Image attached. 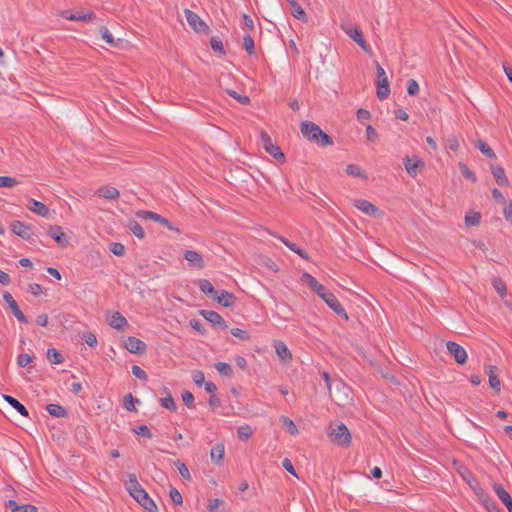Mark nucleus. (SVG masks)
<instances>
[{"label":"nucleus","instance_id":"nucleus-1","mask_svg":"<svg viewBox=\"0 0 512 512\" xmlns=\"http://www.w3.org/2000/svg\"><path fill=\"white\" fill-rule=\"evenodd\" d=\"M300 131L308 141L313 142L320 147H326L333 144L332 137L311 121H302L300 124Z\"/></svg>","mask_w":512,"mask_h":512},{"label":"nucleus","instance_id":"nucleus-2","mask_svg":"<svg viewBox=\"0 0 512 512\" xmlns=\"http://www.w3.org/2000/svg\"><path fill=\"white\" fill-rule=\"evenodd\" d=\"M328 435L331 441L341 447H348L351 443V434L343 423L331 424Z\"/></svg>","mask_w":512,"mask_h":512},{"label":"nucleus","instance_id":"nucleus-3","mask_svg":"<svg viewBox=\"0 0 512 512\" xmlns=\"http://www.w3.org/2000/svg\"><path fill=\"white\" fill-rule=\"evenodd\" d=\"M342 30L354 40L365 52L369 50V45L363 37V33L360 28L353 26L352 24L341 25Z\"/></svg>","mask_w":512,"mask_h":512},{"label":"nucleus","instance_id":"nucleus-4","mask_svg":"<svg viewBox=\"0 0 512 512\" xmlns=\"http://www.w3.org/2000/svg\"><path fill=\"white\" fill-rule=\"evenodd\" d=\"M11 231L17 236L21 237L24 240L33 243L35 241L33 237V233L31 232V226L27 225L21 221L14 220L10 223Z\"/></svg>","mask_w":512,"mask_h":512},{"label":"nucleus","instance_id":"nucleus-5","mask_svg":"<svg viewBox=\"0 0 512 512\" xmlns=\"http://www.w3.org/2000/svg\"><path fill=\"white\" fill-rule=\"evenodd\" d=\"M137 216L142 219L153 220V221L159 223L160 225L166 227L169 230L176 231L177 233H180V230L177 227H175L172 224V222H170L168 219L164 218L163 216H161L160 214H157L155 212L142 210V211L137 212Z\"/></svg>","mask_w":512,"mask_h":512},{"label":"nucleus","instance_id":"nucleus-6","mask_svg":"<svg viewBox=\"0 0 512 512\" xmlns=\"http://www.w3.org/2000/svg\"><path fill=\"white\" fill-rule=\"evenodd\" d=\"M184 14H185V18H186V21L188 22V24L196 32L200 33V32H206L209 30V27L207 26V24L198 16L197 13H195L189 9H185Z\"/></svg>","mask_w":512,"mask_h":512},{"label":"nucleus","instance_id":"nucleus-7","mask_svg":"<svg viewBox=\"0 0 512 512\" xmlns=\"http://www.w3.org/2000/svg\"><path fill=\"white\" fill-rule=\"evenodd\" d=\"M261 141H262V147L273 158L278 160L279 158L284 157V154L281 151L280 147L278 145L272 143L270 136L264 131L261 132Z\"/></svg>","mask_w":512,"mask_h":512},{"label":"nucleus","instance_id":"nucleus-8","mask_svg":"<svg viewBox=\"0 0 512 512\" xmlns=\"http://www.w3.org/2000/svg\"><path fill=\"white\" fill-rule=\"evenodd\" d=\"M61 17L70 21H81L85 23H91L96 19V14L93 11H78L75 13H71L69 11H62Z\"/></svg>","mask_w":512,"mask_h":512},{"label":"nucleus","instance_id":"nucleus-9","mask_svg":"<svg viewBox=\"0 0 512 512\" xmlns=\"http://www.w3.org/2000/svg\"><path fill=\"white\" fill-rule=\"evenodd\" d=\"M125 488L130 496L136 501L143 493L146 492L138 482L136 475L133 473L128 474V480L125 482Z\"/></svg>","mask_w":512,"mask_h":512},{"label":"nucleus","instance_id":"nucleus-10","mask_svg":"<svg viewBox=\"0 0 512 512\" xmlns=\"http://www.w3.org/2000/svg\"><path fill=\"white\" fill-rule=\"evenodd\" d=\"M322 299L337 315L348 320V314L333 293L328 292L327 294L322 295Z\"/></svg>","mask_w":512,"mask_h":512},{"label":"nucleus","instance_id":"nucleus-11","mask_svg":"<svg viewBox=\"0 0 512 512\" xmlns=\"http://www.w3.org/2000/svg\"><path fill=\"white\" fill-rule=\"evenodd\" d=\"M448 352L454 357L458 364H464L467 360L465 349L454 341H448L446 344Z\"/></svg>","mask_w":512,"mask_h":512},{"label":"nucleus","instance_id":"nucleus-12","mask_svg":"<svg viewBox=\"0 0 512 512\" xmlns=\"http://www.w3.org/2000/svg\"><path fill=\"white\" fill-rule=\"evenodd\" d=\"M3 300L7 303L8 307L10 308L13 315L16 317V319L21 323H27V317L24 315V313L19 309V306L13 296L9 292H4L3 294Z\"/></svg>","mask_w":512,"mask_h":512},{"label":"nucleus","instance_id":"nucleus-13","mask_svg":"<svg viewBox=\"0 0 512 512\" xmlns=\"http://www.w3.org/2000/svg\"><path fill=\"white\" fill-rule=\"evenodd\" d=\"M124 348L127 349L130 353L142 354L146 351V344L134 336H129L124 341Z\"/></svg>","mask_w":512,"mask_h":512},{"label":"nucleus","instance_id":"nucleus-14","mask_svg":"<svg viewBox=\"0 0 512 512\" xmlns=\"http://www.w3.org/2000/svg\"><path fill=\"white\" fill-rule=\"evenodd\" d=\"M183 257L191 267L202 269L205 266L202 256L194 250H186Z\"/></svg>","mask_w":512,"mask_h":512},{"label":"nucleus","instance_id":"nucleus-15","mask_svg":"<svg viewBox=\"0 0 512 512\" xmlns=\"http://www.w3.org/2000/svg\"><path fill=\"white\" fill-rule=\"evenodd\" d=\"M48 235L56 241L60 246L65 247L68 245L69 241L66 234L62 231V228L58 225L50 226L48 231Z\"/></svg>","mask_w":512,"mask_h":512},{"label":"nucleus","instance_id":"nucleus-16","mask_svg":"<svg viewBox=\"0 0 512 512\" xmlns=\"http://www.w3.org/2000/svg\"><path fill=\"white\" fill-rule=\"evenodd\" d=\"M95 195L106 200H116L119 198L120 192L113 186L103 185L95 191Z\"/></svg>","mask_w":512,"mask_h":512},{"label":"nucleus","instance_id":"nucleus-17","mask_svg":"<svg viewBox=\"0 0 512 512\" xmlns=\"http://www.w3.org/2000/svg\"><path fill=\"white\" fill-rule=\"evenodd\" d=\"M493 490L501 502L506 506L509 512H512V499L509 493L500 484H494Z\"/></svg>","mask_w":512,"mask_h":512},{"label":"nucleus","instance_id":"nucleus-18","mask_svg":"<svg viewBox=\"0 0 512 512\" xmlns=\"http://www.w3.org/2000/svg\"><path fill=\"white\" fill-rule=\"evenodd\" d=\"M214 300L217 301L218 304L224 307H232L236 303V297L233 293L222 290L220 294H216Z\"/></svg>","mask_w":512,"mask_h":512},{"label":"nucleus","instance_id":"nucleus-19","mask_svg":"<svg viewBox=\"0 0 512 512\" xmlns=\"http://www.w3.org/2000/svg\"><path fill=\"white\" fill-rule=\"evenodd\" d=\"M354 206L356 208H358L360 211H362L363 213L370 215V216H375L379 211L378 208L374 204H372L371 202H369L367 200H363V199L355 200Z\"/></svg>","mask_w":512,"mask_h":512},{"label":"nucleus","instance_id":"nucleus-20","mask_svg":"<svg viewBox=\"0 0 512 512\" xmlns=\"http://www.w3.org/2000/svg\"><path fill=\"white\" fill-rule=\"evenodd\" d=\"M108 322L112 328L119 331L123 330L125 327L129 325L127 319L120 312L112 313Z\"/></svg>","mask_w":512,"mask_h":512},{"label":"nucleus","instance_id":"nucleus-21","mask_svg":"<svg viewBox=\"0 0 512 512\" xmlns=\"http://www.w3.org/2000/svg\"><path fill=\"white\" fill-rule=\"evenodd\" d=\"M269 234L278 238L286 247H288L290 250L298 254L301 258L307 259L308 254L305 250L299 248L295 243L289 241L287 238L276 235L275 233L269 231Z\"/></svg>","mask_w":512,"mask_h":512},{"label":"nucleus","instance_id":"nucleus-22","mask_svg":"<svg viewBox=\"0 0 512 512\" xmlns=\"http://www.w3.org/2000/svg\"><path fill=\"white\" fill-rule=\"evenodd\" d=\"M274 348L276 354L282 361L290 362L292 360V354L284 342L276 341L274 344Z\"/></svg>","mask_w":512,"mask_h":512},{"label":"nucleus","instance_id":"nucleus-23","mask_svg":"<svg viewBox=\"0 0 512 512\" xmlns=\"http://www.w3.org/2000/svg\"><path fill=\"white\" fill-rule=\"evenodd\" d=\"M473 146L475 149H478L485 157L487 158H495L496 155L492 147L484 140L477 139L473 142Z\"/></svg>","mask_w":512,"mask_h":512},{"label":"nucleus","instance_id":"nucleus-24","mask_svg":"<svg viewBox=\"0 0 512 512\" xmlns=\"http://www.w3.org/2000/svg\"><path fill=\"white\" fill-rule=\"evenodd\" d=\"M290 12L291 14L298 20L302 22H307V14L304 9L298 4L297 0H289Z\"/></svg>","mask_w":512,"mask_h":512},{"label":"nucleus","instance_id":"nucleus-25","mask_svg":"<svg viewBox=\"0 0 512 512\" xmlns=\"http://www.w3.org/2000/svg\"><path fill=\"white\" fill-rule=\"evenodd\" d=\"M345 171H346L347 175H349L353 178H359L362 180L368 179L367 173L359 165H357L355 163L348 164Z\"/></svg>","mask_w":512,"mask_h":512},{"label":"nucleus","instance_id":"nucleus-26","mask_svg":"<svg viewBox=\"0 0 512 512\" xmlns=\"http://www.w3.org/2000/svg\"><path fill=\"white\" fill-rule=\"evenodd\" d=\"M137 503L148 512H156L158 510L157 505L147 492L143 493L139 499H137Z\"/></svg>","mask_w":512,"mask_h":512},{"label":"nucleus","instance_id":"nucleus-27","mask_svg":"<svg viewBox=\"0 0 512 512\" xmlns=\"http://www.w3.org/2000/svg\"><path fill=\"white\" fill-rule=\"evenodd\" d=\"M29 202L31 205L28 206V208L36 213L37 215H40L42 217H47L49 214V208L42 202L34 199H29Z\"/></svg>","mask_w":512,"mask_h":512},{"label":"nucleus","instance_id":"nucleus-28","mask_svg":"<svg viewBox=\"0 0 512 512\" xmlns=\"http://www.w3.org/2000/svg\"><path fill=\"white\" fill-rule=\"evenodd\" d=\"M496 372H497L496 366L490 365V366L486 367V373L489 376L490 387L496 391H500L501 384H500V380H499Z\"/></svg>","mask_w":512,"mask_h":512},{"label":"nucleus","instance_id":"nucleus-29","mask_svg":"<svg viewBox=\"0 0 512 512\" xmlns=\"http://www.w3.org/2000/svg\"><path fill=\"white\" fill-rule=\"evenodd\" d=\"M6 506L11 512H37V507L31 504L18 505L14 500H8Z\"/></svg>","mask_w":512,"mask_h":512},{"label":"nucleus","instance_id":"nucleus-30","mask_svg":"<svg viewBox=\"0 0 512 512\" xmlns=\"http://www.w3.org/2000/svg\"><path fill=\"white\" fill-rule=\"evenodd\" d=\"M201 314L212 325H214V326L221 325L223 327H226L225 321L219 313L212 311V310H208V311H202Z\"/></svg>","mask_w":512,"mask_h":512},{"label":"nucleus","instance_id":"nucleus-31","mask_svg":"<svg viewBox=\"0 0 512 512\" xmlns=\"http://www.w3.org/2000/svg\"><path fill=\"white\" fill-rule=\"evenodd\" d=\"M224 453V445L222 443L215 444L210 451L211 460L218 465L221 464L224 458Z\"/></svg>","mask_w":512,"mask_h":512},{"label":"nucleus","instance_id":"nucleus-32","mask_svg":"<svg viewBox=\"0 0 512 512\" xmlns=\"http://www.w3.org/2000/svg\"><path fill=\"white\" fill-rule=\"evenodd\" d=\"M491 171H492V174H493L498 185H500V186L508 185V183H509L508 178L506 177L505 171L501 166L493 165L491 167Z\"/></svg>","mask_w":512,"mask_h":512},{"label":"nucleus","instance_id":"nucleus-33","mask_svg":"<svg viewBox=\"0 0 512 512\" xmlns=\"http://www.w3.org/2000/svg\"><path fill=\"white\" fill-rule=\"evenodd\" d=\"M198 287L202 293L209 297H212L213 299L217 294V291L214 289L211 282L207 279H200L198 281Z\"/></svg>","mask_w":512,"mask_h":512},{"label":"nucleus","instance_id":"nucleus-34","mask_svg":"<svg viewBox=\"0 0 512 512\" xmlns=\"http://www.w3.org/2000/svg\"><path fill=\"white\" fill-rule=\"evenodd\" d=\"M4 400L9 403L15 410H17L22 416H28V410L20 403L16 398L10 395H3Z\"/></svg>","mask_w":512,"mask_h":512},{"label":"nucleus","instance_id":"nucleus-35","mask_svg":"<svg viewBox=\"0 0 512 512\" xmlns=\"http://www.w3.org/2000/svg\"><path fill=\"white\" fill-rule=\"evenodd\" d=\"M405 169L410 176L415 177L425 169V162H405Z\"/></svg>","mask_w":512,"mask_h":512},{"label":"nucleus","instance_id":"nucleus-36","mask_svg":"<svg viewBox=\"0 0 512 512\" xmlns=\"http://www.w3.org/2000/svg\"><path fill=\"white\" fill-rule=\"evenodd\" d=\"M46 410L50 415L58 418H63L67 415L65 408L59 404L50 403L46 406Z\"/></svg>","mask_w":512,"mask_h":512},{"label":"nucleus","instance_id":"nucleus-37","mask_svg":"<svg viewBox=\"0 0 512 512\" xmlns=\"http://www.w3.org/2000/svg\"><path fill=\"white\" fill-rule=\"evenodd\" d=\"M47 359L51 364H61L64 361V357L55 348L47 350Z\"/></svg>","mask_w":512,"mask_h":512},{"label":"nucleus","instance_id":"nucleus-38","mask_svg":"<svg viewBox=\"0 0 512 512\" xmlns=\"http://www.w3.org/2000/svg\"><path fill=\"white\" fill-rule=\"evenodd\" d=\"M159 402L163 408H166L167 410L172 411V412L176 411L177 407H176L175 401L170 393H167L166 397L160 398Z\"/></svg>","mask_w":512,"mask_h":512},{"label":"nucleus","instance_id":"nucleus-39","mask_svg":"<svg viewBox=\"0 0 512 512\" xmlns=\"http://www.w3.org/2000/svg\"><path fill=\"white\" fill-rule=\"evenodd\" d=\"M216 370L225 377H231L233 373L232 367L225 362H218L215 364Z\"/></svg>","mask_w":512,"mask_h":512},{"label":"nucleus","instance_id":"nucleus-40","mask_svg":"<svg viewBox=\"0 0 512 512\" xmlns=\"http://www.w3.org/2000/svg\"><path fill=\"white\" fill-rule=\"evenodd\" d=\"M243 47L248 55L255 54L254 40L249 34L243 36Z\"/></svg>","mask_w":512,"mask_h":512},{"label":"nucleus","instance_id":"nucleus-41","mask_svg":"<svg viewBox=\"0 0 512 512\" xmlns=\"http://www.w3.org/2000/svg\"><path fill=\"white\" fill-rule=\"evenodd\" d=\"M210 45L214 52L219 53L221 55H224L226 53L223 43L220 38L218 37H211L210 39Z\"/></svg>","mask_w":512,"mask_h":512},{"label":"nucleus","instance_id":"nucleus-42","mask_svg":"<svg viewBox=\"0 0 512 512\" xmlns=\"http://www.w3.org/2000/svg\"><path fill=\"white\" fill-rule=\"evenodd\" d=\"M445 148L450 151L457 152V150L460 148V143L456 136L450 135L445 140Z\"/></svg>","mask_w":512,"mask_h":512},{"label":"nucleus","instance_id":"nucleus-43","mask_svg":"<svg viewBox=\"0 0 512 512\" xmlns=\"http://www.w3.org/2000/svg\"><path fill=\"white\" fill-rule=\"evenodd\" d=\"M174 465L176 466V468L178 469L180 475L185 479V480H191V475H190V472H189V469L187 468V466L185 465V463H183L182 461L180 460H176L174 462Z\"/></svg>","mask_w":512,"mask_h":512},{"label":"nucleus","instance_id":"nucleus-44","mask_svg":"<svg viewBox=\"0 0 512 512\" xmlns=\"http://www.w3.org/2000/svg\"><path fill=\"white\" fill-rule=\"evenodd\" d=\"M129 229L139 239L144 238V236H145L144 230H143L142 226L138 222L132 221L129 224Z\"/></svg>","mask_w":512,"mask_h":512},{"label":"nucleus","instance_id":"nucleus-45","mask_svg":"<svg viewBox=\"0 0 512 512\" xmlns=\"http://www.w3.org/2000/svg\"><path fill=\"white\" fill-rule=\"evenodd\" d=\"M252 434L251 427L249 425H243L238 427L237 436L240 440H247Z\"/></svg>","mask_w":512,"mask_h":512},{"label":"nucleus","instance_id":"nucleus-46","mask_svg":"<svg viewBox=\"0 0 512 512\" xmlns=\"http://www.w3.org/2000/svg\"><path fill=\"white\" fill-rule=\"evenodd\" d=\"M100 33H101V37L102 39L109 45L111 46H115V41H114V37L113 35L110 33V31L108 30L107 27L105 26H102L100 28Z\"/></svg>","mask_w":512,"mask_h":512},{"label":"nucleus","instance_id":"nucleus-47","mask_svg":"<svg viewBox=\"0 0 512 512\" xmlns=\"http://www.w3.org/2000/svg\"><path fill=\"white\" fill-rule=\"evenodd\" d=\"M169 496L171 501L176 505H181L183 502V498L181 493L175 488L171 487L169 490Z\"/></svg>","mask_w":512,"mask_h":512},{"label":"nucleus","instance_id":"nucleus-48","mask_svg":"<svg viewBox=\"0 0 512 512\" xmlns=\"http://www.w3.org/2000/svg\"><path fill=\"white\" fill-rule=\"evenodd\" d=\"M376 94H377L378 99H380V100L386 99L390 94L389 85L377 84Z\"/></svg>","mask_w":512,"mask_h":512},{"label":"nucleus","instance_id":"nucleus-49","mask_svg":"<svg viewBox=\"0 0 512 512\" xmlns=\"http://www.w3.org/2000/svg\"><path fill=\"white\" fill-rule=\"evenodd\" d=\"M132 431L134 433H136L137 435H140V436H143V437H146L149 439L152 438V433L150 432V429L146 425H139L137 427H134L132 429Z\"/></svg>","mask_w":512,"mask_h":512},{"label":"nucleus","instance_id":"nucleus-50","mask_svg":"<svg viewBox=\"0 0 512 512\" xmlns=\"http://www.w3.org/2000/svg\"><path fill=\"white\" fill-rule=\"evenodd\" d=\"M407 93L410 96H415L419 93V84L414 79H409L407 82Z\"/></svg>","mask_w":512,"mask_h":512},{"label":"nucleus","instance_id":"nucleus-51","mask_svg":"<svg viewBox=\"0 0 512 512\" xmlns=\"http://www.w3.org/2000/svg\"><path fill=\"white\" fill-rule=\"evenodd\" d=\"M231 334L233 336H235L236 338L242 340V341H247L250 339V335L247 331L245 330H242L240 328H232L231 329Z\"/></svg>","mask_w":512,"mask_h":512},{"label":"nucleus","instance_id":"nucleus-52","mask_svg":"<svg viewBox=\"0 0 512 512\" xmlns=\"http://www.w3.org/2000/svg\"><path fill=\"white\" fill-rule=\"evenodd\" d=\"M123 406L126 410L130 412H135L136 408L134 405V398L131 393L127 394L123 399Z\"/></svg>","mask_w":512,"mask_h":512},{"label":"nucleus","instance_id":"nucleus-53","mask_svg":"<svg viewBox=\"0 0 512 512\" xmlns=\"http://www.w3.org/2000/svg\"><path fill=\"white\" fill-rule=\"evenodd\" d=\"M18 184V181L13 177L0 176V187L12 188Z\"/></svg>","mask_w":512,"mask_h":512},{"label":"nucleus","instance_id":"nucleus-54","mask_svg":"<svg viewBox=\"0 0 512 512\" xmlns=\"http://www.w3.org/2000/svg\"><path fill=\"white\" fill-rule=\"evenodd\" d=\"M493 287L501 297L506 295L507 288L505 283L501 279H495L493 281Z\"/></svg>","mask_w":512,"mask_h":512},{"label":"nucleus","instance_id":"nucleus-55","mask_svg":"<svg viewBox=\"0 0 512 512\" xmlns=\"http://www.w3.org/2000/svg\"><path fill=\"white\" fill-rule=\"evenodd\" d=\"M465 223L468 226H476L480 223V214L473 213L465 216Z\"/></svg>","mask_w":512,"mask_h":512},{"label":"nucleus","instance_id":"nucleus-56","mask_svg":"<svg viewBox=\"0 0 512 512\" xmlns=\"http://www.w3.org/2000/svg\"><path fill=\"white\" fill-rule=\"evenodd\" d=\"M109 249L116 256H123L125 253V247L121 243H111Z\"/></svg>","mask_w":512,"mask_h":512},{"label":"nucleus","instance_id":"nucleus-57","mask_svg":"<svg viewBox=\"0 0 512 512\" xmlns=\"http://www.w3.org/2000/svg\"><path fill=\"white\" fill-rule=\"evenodd\" d=\"M132 374L140 380L146 381L148 378L147 373L138 365L132 366Z\"/></svg>","mask_w":512,"mask_h":512},{"label":"nucleus","instance_id":"nucleus-58","mask_svg":"<svg viewBox=\"0 0 512 512\" xmlns=\"http://www.w3.org/2000/svg\"><path fill=\"white\" fill-rule=\"evenodd\" d=\"M460 170H461V173L462 175L466 178V179H469L470 181L472 182H475L476 181V176L475 174L469 170V168L463 164V163H460Z\"/></svg>","mask_w":512,"mask_h":512},{"label":"nucleus","instance_id":"nucleus-59","mask_svg":"<svg viewBox=\"0 0 512 512\" xmlns=\"http://www.w3.org/2000/svg\"><path fill=\"white\" fill-rule=\"evenodd\" d=\"M182 401L187 407H194V396L189 391H184L182 393Z\"/></svg>","mask_w":512,"mask_h":512},{"label":"nucleus","instance_id":"nucleus-60","mask_svg":"<svg viewBox=\"0 0 512 512\" xmlns=\"http://www.w3.org/2000/svg\"><path fill=\"white\" fill-rule=\"evenodd\" d=\"M32 361V357L29 354L23 353L17 357V364L20 367H26Z\"/></svg>","mask_w":512,"mask_h":512},{"label":"nucleus","instance_id":"nucleus-61","mask_svg":"<svg viewBox=\"0 0 512 512\" xmlns=\"http://www.w3.org/2000/svg\"><path fill=\"white\" fill-rule=\"evenodd\" d=\"M83 339H84L85 343H86L88 346H90V347H94V346H96V344H97V338H96V336H95L93 333H91V332H86V333H84V335H83Z\"/></svg>","mask_w":512,"mask_h":512},{"label":"nucleus","instance_id":"nucleus-62","mask_svg":"<svg viewBox=\"0 0 512 512\" xmlns=\"http://www.w3.org/2000/svg\"><path fill=\"white\" fill-rule=\"evenodd\" d=\"M193 381L196 385L200 386L205 383V376L202 371H194L192 375Z\"/></svg>","mask_w":512,"mask_h":512},{"label":"nucleus","instance_id":"nucleus-63","mask_svg":"<svg viewBox=\"0 0 512 512\" xmlns=\"http://www.w3.org/2000/svg\"><path fill=\"white\" fill-rule=\"evenodd\" d=\"M504 204H505L504 209H503L504 217L507 221H510L512 223V201L505 202Z\"/></svg>","mask_w":512,"mask_h":512},{"label":"nucleus","instance_id":"nucleus-64","mask_svg":"<svg viewBox=\"0 0 512 512\" xmlns=\"http://www.w3.org/2000/svg\"><path fill=\"white\" fill-rule=\"evenodd\" d=\"M302 280L306 282L310 288H313L315 284L318 282L315 277H313L311 274L305 272L301 276Z\"/></svg>","mask_w":512,"mask_h":512}]
</instances>
